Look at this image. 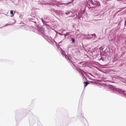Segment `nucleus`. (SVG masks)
<instances>
[{"mask_svg": "<svg viewBox=\"0 0 126 126\" xmlns=\"http://www.w3.org/2000/svg\"><path fill=\"white\" fill-rule=\"evenodd\" d=\"M84 84V86L85 87H86L87 86V85L89 84V83L88 82H83Z\"/></svg>", "mask_w": 126, "mask_h": 126, "instance_id": "f257e3e1", "label": "nucleus"}, {"mask_svg": "<svg viewBox=\"0 0 126 126\" xmlns=\"http://www.w3.org/2000/svg\"><path fill=\"white\" fill-rule=\"evenodd\" d=\"M10 14L11 15V17H13L14 16V14L13 11H11Z\"/></svg>", "mask_w": 126, "mask_h": 126, "instance_id": "f03ea898", "label": "nucleus"}, {"mask_svg": "<svg viewBox=\"0 0 126 126\" xmlns=\"http://www.w3.org/2000/svg\"><path fill=\"white\" fill-rule=\"evenodd\" d=\"M72 42L73 43H74L75 42V40L73 38H72Z\"/></svg>", "mask_w": 126, "mask_h": 126, "instance_id": "7ed1b4c3", "label": "nucleus"}, {"mask_svg": "<svg viewBox=\"0 0 126 126\" xmlns=\"http://www.w3.org/2000/svg\"><path fill=\"white\" fill-rule=\"evenodd\" d=\"M70 12H67L66 13H65V14L66 15H67L68 14H69L70 13Z\"/></svg>", "mask_w": 126, "mask_h": 126, "instance_id": "20e7f679", "label": "nucleus"}, {"mask_svg": "<svg viewBox=\"0 0 126 126\" xmlns=\"http://www.w3.org/2000/svg\"><path fill=\"white\" fill-rule=\"evenodd\" d=\"M125 26H126V21H125Z\"/></svg>", "mask_w": 126, "mask_h": 126, "instance_id": "39448f33", "label": "nucleus"}, {"mask_svg": "<svg viewBox=\"0 0 126 126\" xmlns=\"http://www.w3.org/2000/svg\"><path fill=\"white\" fill-rule=\"evenodd\" d=\"M92 35H94V37H95V36H96L95 35V34H92Z\"/></svg>", "mask_w": 126, "mask_h": 126, "instance_id": "423d86ee", "label": "nucleus"}, {"mask_svg": "<svg viewBox=\"0 0 126 126\" xmlns=\"http://www.w3.org/2000/svg\"><path fill=\"white\" fill-rule=\"evenodd\" d=\"M66 34H67V35H68V34H67V33H66Z\"/></svg>", "mask_w": 126, "mask_h": 126, "instance_id": "0eeeda50", "label": "nucleus"}, {"mask_svg": "<svg viewBox=\"0 0 126 126\" xmlns=\"http://www.w3.org/2000/svg\"><path fill=\"white\" fill-rule=\"evenodd\" d=\"M66 34H67V35H68V34H67V33H66Z\"/></svg>", "mask_w": 126, "mask_h": 126, "instance_id": "6e6552de", "label": "nucleus"}, {"mask_svg": "<svg viewBox=\"0 0 126 126\" xmlns=\"http://www.w3.org/2000/svg\"><path fill=\"white\" fill-rule=\"evenodd\" d=\"M66 34H67V35H68V34H67V33H66Z\"/></svg>", "mask_w": 126, "mask_h": 126, "instance_id": "1a4fd4ad", "label": "nucleus"}]
</instances>
